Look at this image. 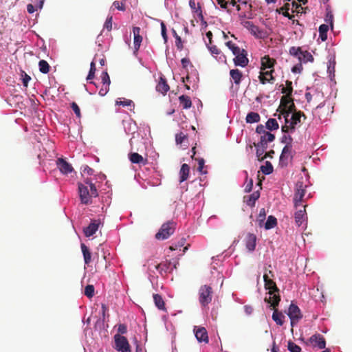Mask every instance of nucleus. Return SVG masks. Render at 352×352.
Here are the masks:
<instances>
[{
  "label": "nucleus",
  "mask_w": 352,
  "mask_h": 352,
  "mask_svg": "<svg viewBox=\"0 0 352 352\" xmlns=\"http://www.w3.org/2000/svg\"><path fill=\"white\" fill-rule=\"evenodd\" d=\"M194 331L195 337L199 342H208V332L204 327H195Z\"/></svg>",
  "instance_id": "nucleus-16"
},
{
  "label": "nucleus",
  "mask_w": 352,
  "mask_h": 352,
  "mask_svg": "<svg viewBox=\"0 0 352 352\" xmlns=\"http://www.w3.org/2000/svg\"><path fill=\"white\" fill-rule=\"evenodd\" d=\"M95 72H96V64L94 62L92 61L90 65V69H89V74L87 77V80H91L94 78Z\"/></svg>",
  "instance_id": "nucleus-46"
},
{
  "label": "nucleus",
  "mask_w": 352,
  "mask_h": 352,
  "mask_svg": "<svg viewBox=\"0 0 352 352\" xmlns=\"http://www.w3.org/2000/svg\"><path fill=\"white\" fill-rule=\"evenodd\" d=\"M181 63H182V67L185 69H188V66H190L191 67H193L190 59L188 58H183L181 60Z\"/></svg>",
  "instance_id": "nucleus-56"
},
{
  "label": "nucleus",
  "mask_w": 352,
  "mask_h": 352,
  "mask_svg": "<svg viewBox=\"0 0 352 352\" xmlns=\"http://www.w3.org/2000/svg\"><path fill=\"white\" fill-rule=\"evenodd\" d=\"M102 86H109L111 80L107 72H102L100 76Z\"/></svg>",
  "instance_id": "nucleus-41"
},
{
  "label": "nucleus",
  "mask_w": 352,
  "mask_h": 352,
  "mask_svg": "<svg viewBox=\"0 0 352 352\" xmlns=\"http://www.w3.org/2000/svg\"><path fill=\"white\" fill-rule=\"evenodd\" d=\"M115 349L120 352H131L130 344L126 337L120 334L114 336Z\"/></svg>",
  "instance_id": "nucleus-9"
},
{
  "label": "nucleus",
  "mask_w": 352,
  "mask_h": 352,
  "mask_svg": "<svg viewBox=\"0 0 352 352\" xmlns=\"http://www.w3.org/2000/svg\"><path fill=\"white\" fill-rule=\"evenodd\" d=\"M261 117L258 113L250 112L248 113L245 120L247 123H255L260 121Z\"/></svg>",
  "instance_id": "nucleus-32"
},
{
  "label": "nucleus",
  "mask_w": 352,
  "mask_h": 352,
  "mask_svg": "<svg viewBox=\"0 0 352 352\" xmlns=\"http://www.w3.org/2000/svg\"><path fill=\"white\" fill-rule=\"evenodd\" d=\"M122 99H123V100H121L122 98H118L116 100V104L126 107V106H131L133 104V101L131 100H128V99H125V98H122Z\"/></svg>",
  "instance_id": "nucleus-47"
},
{
  "label": "nucleus",
  "mask_w": 352,
  "mask_h": 352,
  "mask_svg": "<svg viewBox=\"0 0 352 352\" xmlns=\"http://www.w3.org/2000/svg\"><path fill=\"white\" fill-rule=\"evenodd\" d=\"M113 6L117 8L118 10H120V11H124L125 10V6H124V4L122 1H115L113 3Z\"/></svg>",
  "instance_id": "nucleus-54"
},
{
  "label": "nucleus",
  "mask_w": 352,
  "mask_h": 352,
  "mask_svg": "<svg viewBox=\"0 0 352 352\" xmlns=\"http://www.w3.org/2000/svg\"><path fill=\"white\" fill-rule=\"evenodd\" d=\"M305 117V115L301 111H293L292 113H288L283 116L285 118V124L282 126L281 130L285 133H292L297 126H300L301 117Z\"/></svg>",
  "instance_id": "nucleus-3"
},
{
  "label": "nucleus",
  "mask_w": 352,
  "mask_h": 352,
  "mask_svg": "<svg viewBox=\"0 0 352 352\" xmlns=\"http://www.w3.org/2000/svg\"><path fill=\"white\" fill-rule=\"evenodd\" d=\"M278 127V124L274 118H270L266 122V128L270 131L276 130Z\"/></svg>",
  "instance_id": "nucleus-37"
},
{
  "label": "nucleus",
  "mask_w": 352,
  "mask_h": 352,
  "mask_svg": "<svg viewBox=\"0 0 352 352\" xmlns=\"http://www.w3.org/2000/svg\"><path fill=\"white\" fill-rule=\"evenodd\" d=\"M176 224L173 221H168L164 223L158 232L155 234V238L160 240H164L171 236L175 230Z\"/></svg>",
  "instance_id": "nucleus-8"
},
{
  "label": "nucleus",
  "mask_w": 352,
  "mask_h": 352,
  "mask_svg": "<svg viewBox=\"0 0 352 352\" xmlns=\"http://www.w3.org/2000/svg\"><path fill=\"white\" fill-rule=\"evenodd\" d=\"M287 349L290 352H301V348L291 340L287 343Z\"/></svg>",
  "instance_id": "nucleus-42"
},
{
  "label": "nucleus",
  "mask_w": 352,
  "mask_h": 352,
  "mask_svg": "<svg viewBox=\"0 0 352 352\" xmlns=\"http://www.w3.org/2000/svg\"><path fill=\"white\" fill-rule=\"evenodd\" d=\"M173 35L175 38V45L179 50H182L184 47L182 38L177 34V32L175 30H173Z\"/></svg>",
  "instance_id": "nucleus-40"
},
{
  "label": "nucleus",
  "mask_w": 352,
  "mask_h": 352,
  "mask_svg": "<svg viewBox=\"0 0 352 352\" xmlns=\"http://www.w3.org/2000/svg\"><path fill=\"white\" fill-rule=\"evenodd\" d=\"M284 318L285 316L281 313L278 312L277 309H274L272 314L273 320L280 326H282L284 324Z\"/></svg>",
  "instance_id": "nucleus-30"
},
{
  "label": "nucleus",
  "mask_w": 352,
  "mask_h": 352,
  "mask_svg": "<svg viewBox=\"0 0 352 352\" xmlns=\"http://www.w3.org/2000/svg\"><path fill=\"white\" fill-rule=\"evenodd\" d=\"M292 91L293 89H282V93L285 94V95L281 98L280 104L277 110L280 111L278 119H280L281 115L285 116L296 111V107L293 100L290 97Z\"/></svg>",
  "instance_id": "nucleus-4"
},
{
  "label": "nucleus",
  "mask_w": 352,
  "mask_h": 352,
  "mask_svg": "<svg viewBox=\"0 0 352 352\" xmlns=\"http://www.w3.org/2000/svg\"><path fill=\"white\" fill-rule=\"evenodd\" d=\"M274 69L267 70V71H261L259 75V79L262 84H265L267 82L273 83L274 78L272 76V72Z\"/></svg>",
  "instance_id": "nucleus-19"
},
{
  "label": "nucleus",
  "mask_w": 352,
  "mask_h": 352,
  "mask_svg": "<svg viewBox=\"0 0 352 352\" xmlns=\"http://www.w3.org/2000/svg\"><path fill=\"white\" fill-rule=\"evenodd\" d=\"M78 193L81 204L89 205L92 203L91 199L98 197V190L89 179H86L85 183H78Z\"/></svg>",
  "instance_id": "nucleus-1"
},
{
  "label": "nucleus",
  "mask_w": 352,
  "mask_h": 352,
  "mask_svg": "<svg viewBox=\"0 0 352 352\" xmlns=\"http://www.w3.org/2000/svg\"><path fill=\"white\" fill-rule=\"evenodd\" d=\"M289 54L297 57L300 63L313 62L314 57L308 51H302L300 47H291L289 50Z\"/></svg>",
  "instance_id": "nucleus-7"
},
{
  "label": "nucleus",
  "mask_w": 352,
  "mask_h": 352,
  "mask_svg": "<svg viewBox=\"0 0 352 352\" xmlns=\"http://www.w3.org/2000/svg\"><path fill=\"white\" fill-rule=\"evenodd\" d=\"M189 173H190L189 166L187 164H183L182 165V167H181V169L179 171V174H180L179 182H183L186 181L188 177Z\"/></svg>",
  "instance_id": "nucleus-28"
},
{
  "label": "nucleus",
  "mask_w": 352,
  "mask_h": 352,
  "mask_svg": "<svg viewBox=\"0 0 352 352\" xmlns=\"http://www.w3.org/2000/svg\"><path fill=\"white\" fill-rule=\"evenodd\" d=\"M292 141L293 139L289 135H284L282 138V142L286 144V145L292 146Z\"/></svg>",
  "instance_id": "nucleus-57"
},
{
  "label": "nucleus",
  "mask_w": 352,
  "mask_h": 352,
  "mask_svg": "<svg viewBox=\"0 0 352 352\" xmlns=\"http://www.w3.org/2000/svg\"><path fill=\"white\" fill-rule=\"evenodd\" d=\"M186 140H187V135L182 132L175 135V141L177 144H182Z\"/></svg>",
  "instance_id": "nucleus-45"
},
{
  "label": "nucleus",
  "mask_w": 352,
  "mask_h": 352,
  "mask_svg": "<svg viewBox=\"0 0 352 352\" xmlns=\"http://www.w3.org/2000/svg\"><path fill=\"white\" fill-rule=\"evenodd\" d=\"M112 21L113 17L111 16L107 17L104 24V28H106L108 31H111L112 29Z\"/></svg>",
  "instance_id": "nucleus-53"
},
{
  "label": "nucleus",
  "mask_w": 352,
  "mask_h": 352,
  "mask_svg": "<svg viewBox=\"0 0 352 352\" xmlns=\"http://www.w3.org/2000/svg\"><path fill=\"white\" fill-rule=\"evenodd\" d=\"M256 245V236L255 234L248 233L245 236V245L249 251H254Z\"/></svg>",
  "instance_id": "nucleus-21"
},
{
  "label": "nucleus",
  "mask_w": 352,
  "mask_h": 352,
  "mask_svg": "<svg viewBox=\"0 0 352 352\" xmlns=\"http://www.w3.org/2000/svg\"><path fill=\"white\" fill-rule=\"evenodd\" d=\"M306 8H302L300 5H299L298 3H296V1H293L292 2V8H291V10L292 12L294 13V12H296V13H302V12H305V11L304 10H305Z\"/></svg>",
  "instance_id": "nucleus-39"
},
{
  "label": "nucleus",
  "mask_w": 352,
  "mask_h": 352,
  "mask_svg": "<svg viewBox=\"0 0 352 352\" xmlns=\"http://www.w3.org/2000/svg\"><path fill=\"white\" fill-rule=\"evenodd\" d=\"M235 56L233 59L235 65L245 67L248 64V58H247V52L245 50H241L238 54H234Z\"/></svg>",
  "instance_id": "nucleus-12"
},
{
  "label": "nucleus",
  "mask_w": 352,
  "mask_h": 352,
  "mask_svg": "<svg viewBox=\"0 0 352 352\" xmlns=\"http://www.w3.org/2000/svg\"><path fill=\"white\" fill-rule=\"evenodd\" d=\"M307 185L305 184L304 179L301 177L295 184V193L294 197V204L296 208L300 206L304 201V196L306 192Z\"/></svg>",
  "instance_id": "nucleus-5"
},
{
  "label": "nucleus",
  "mask_w": 352,
  "mask_h": 352,
  "mask_svg": "<svg viewBox=\"0 0 352 352\" xmlns=\"http://www.w3.org/2000/svg\"><path fill=\"white\" fill-rule=\"evenodd\" d=\"M230 76L236 85H239L242 78V73L238 69H231L230 72Z\"/></svg>",
  "instance_id": "nucleus-31"
},
{
  "label": "nucleus",
  "mask_w": 352,
  "mask_h": 352,
  "mask_svg": "<svg viewBox=\"0 0 352 352\" xmlns=\"http://www.w3.org/2000/svg\"><path fill=\"white\" fill-rule=\"evenodd\" d=\"M190 77L189 75H187L186 77V80H184V82L185 83V88L186 89H188V88H190V86H192V87H194L195 86V84H191L190 83Z\"/></svg>",
  "instance_id": "nucleus-61"
},
{
  "label": "nucleus",
  "mask_w": 352,
  "mask_h": 352,
  "mask_svg": "<svg viewBox=\"0 0 352 352\" xmlns=\"http://www.w3.org/2000/svg\"><path fill=\"white\" fill-rule=\"evenodd\" d=\"M71 107H72V110L74 111V112L75 113L76 117L80 118L81 117V113H80V108L78 106V104L76 102H73L71 104Z\"/></svg>",
  "instance_id": "nucleus-48"
},
{
  "label": "nucleus",
  "mask_w": 352,
  "mask_h": 352,
  "mask_svg": "<svg viewBox=\"0 0 352 352\" xmlns=\"http://www.w3.org/2000/svg\"><path fill=\"white\" fill-rule=\"evenodd\" d=\"M226 45L232 51L233 54H236L241 49L236 46L234 43L229 41L226 43Z\"/></svg>",
  "instance_id": "nucleus-43"
},
{
  "label": "nucleus",
  "mask_w": 352,
  "mask_h": 352,
  "mask_svg": "<svg viewBox=\"0 0 352 352\" xmlns=\"http://www.w3.org/2000/svg\"><path fill=\"white\" fill-rule=\"evenodd\" d=\"M21 80H22L23 86L28 87V82L31 80V78L26 73L23 72L21 74Z\"/></svg>",
  "instance_id": "nucleus-51"
},
{
  "label": "nucleus",
  "mask_w": 352,
  "mask_h": 352,
  "mask_svg": "<svg viewBox=\"0 0 352 352\" xmlns=\"http://www.w3.org/2000/svg\"><path fill=\"white\" fill-rule=\"evenodd\" d=\"M263 280L265 283V288L269 290L268 294L269 298L265 297V300L273 307L274 309L278 306L280 297L279 296V289L276 286V283L268 276V274L265 272L263 275Z\"/></svg>",
  "instance_id": "nucleus-2"
},
{
  "label": "nucleus",
  "mask_w": 352,
  "mask_h": 352,
  "mask_svg": "<svg viewBox=\"0 0 352 352\" xmlns=\"http://www.w3.org/2000/svg\"><path fill=\"white\" fill-rule=\"evenodd\" d=\"M303 209H299L295 212L294 218L296 223L298 226H300L304 221V218L306 216V205L302 206Z\"/></svg>",
  "instance_id": "nucleus-23"
},
{
  "label": "nucleus",
  "mask_w": 352,
  "mask_h": 352,
  "mask_svg": "<svg viewBox=\"0 0 352 352\" xmlns=\"http://www.w3.org/2000/svg\"><path fill=\"white\" fill-rule=\"evenodd\" d=\"M80 248L83 254L85 263L88 265L91 261V253L90 252L87 245H85L84 243H81Z\"/></svg>",
  "instance_id": "nucleus-29"
},
{
  "label": "nucleus",
  "mask_w": 352,
  "mask_h": 352,
  "mask_svg": "<svg viewBox=\"0 0 352 352\" xmlns=\"http://www.w3.org/2000/svg\"><path fill=\"white\" fill-rule=\"evenodd\" d=\"M261 170L265 175H270L273 172V166L270 162L267 161L264 166H261Z\"/></svg>",
  "instance_id": "nucleus-38"
},
{
  "label": "nucleus",
  "mask_w": 352,
  "mask_h": 352,
  "mask_svg": "<svg viewBox=\"0 0 352 352\" xmlns=\"http://www.w3.org/2000/svg\"><path fill=\"white\" fill-rule=\"evenodd\" d=\"M133 33L134 49L135 51H138L142 41V36L140 35V28L139 27H134L133 28Z\"/></svg>",
  "instance_id": "nucleus-20"
},
{
  "label": "nucleus",
  "mask_w": 352,
  "mask_h": 352,
  "mask_svg": "<svg viewBox=\"0 0 352 352\" xmlns=\"http://www.w3.org/2000/svg\"><path fill=\"white\" fill-rule=\"evenodd\" d=\"M274 63V59L270 58L269 56H265L261 58V71L273 69Z\"/></svg>",
  "instance_id": "nucleus-22"
},
{
  "label": "nucleus",
  "mask_w": 352,
  "mask_h": 352,
  "mask_svg": "<svg viewBox=\"0 0 352 352\" xmlns=\"http://www.w3.org/2000/svg\"><path fill=\"white\" fill-rule=\"evenodd\" d=\"M230 3L232 6L236 7L238 11L243 9V7H247L248 6L249 9L252 8L250 4L248 5V0H230Z\"/></svg>",
  "instance_id": "nucleus-27"
},
{
  "label": "nucleus",
  "mask_w": 352,
  "mask_h": 352,
  "mask_svg": "<svg viewBox=\"0 0 352 352\" xmlns=\"http://www.w3.org/2000/svg\"><path fill=\"white\" fill-rule=\"evenodd\" d=\"M274 139H275L274 135L267 131L266 133H264V134L261 136L260 142H258L257 144L254 143V146L264 147V145L267 146V143L273 142L274 140Z\"/></svg>",
  "instance_id": "nucleus-17"
},
{
  "label": "nucleus",
  "mask_w": 352,
  "mask_h": 352,
  "mask_svg": "<svg viewBox=\"0 0 352 352\" xmlns=\"http://www.w3.org/2000/svg\"><path fill=\"white\" fill-rule=\"evenodd\" d=\"M208 48L212 54L219 55L220 54V50L216 45L210 46Z\"/></svg>",
  "instance_id": "nucleus-62"
},
{
  "label": "nucleus",
  "mask_w": 352,
  "mask_h": 352,
  "mask_svg": "<svg viewBox=\"0 0 352 352\" xmlns=\"http://www.w3.org/2000/svg\"><path fill=\"white\" fill-rule=\"evenodd\" d=\"M156 88H170L167 84L166 80L164 77H160L158 85Z\"/></svg>",
  "instance_id": "nucleus-52"
},
{
  "label": "nucleus",
  "mask_w": 352,
  "mask_h": 352,
  "mask_svg": "<svg viewBox=\"0 0 352 352\" xmlns=\"http://www.w3.org/2000/svg\"><path fill=\"white\" fill-rule=\"evenodd\" d=\"M170 261H166L160 263H154L153 267L157 270L161 275H163L170 271ZM151 265H153L152 263L149 264L148 267L150 270H151Z\"/></svg>",
  "instance_id": "nucleus-14"
},
{
  "label": "nucleus",
  "mask_w": 352,
  "mask_h": 352,
  "mask_svg": "<svg viewBox=\"0 0 352 352\" xmlns=\"http://www.w3.org/2000/svg\"><path fill=\"white\" fill-rule=\"evenodd\" d=\"M99 225L100 222L98 221H91L90 224L83 230L85 235L87 237L93 236L98 230Z\"/></svg>",
  "instance_id": "nucleus-18"
},
{
  "label": "nucleus",
  "mask_w": 352,
  "mask_h": 352,
  "mask_svg": "<svg viewBox=\"0 0 352 352\" xmlns=\"http://www.w3.org/2000/svg\"><path fill=\"white\" fill-rule=\"evenodd\" d=\"M198 160V168L197 170L201 174H206L207 172L203 170L204 167L205 161L203 158L197 159Z\"/></svg>",
  "instance_id": "nucleus-49"
},
{
  "label": "nucleus",
  "mask_w": 352,
  "mask_h": 352,
  "mask_svg": "<svg viewBox=\"0 0 352 352\" xmlns=\"http://www.w3.org/2000/svg\"><path fill=\"white\" fill-rule=\"evenodd\" d=\"M256 132L259 134L263 135L264 133H266L267 131H265V128L263 124H259L256 128Z\"/></svg>",
  "instance_id": "nucleus-64"
},
{
  "label": "nucleus",
  "mask_w": 352,
  "mask_h": 352,
  "mask_svg": "<svg viewBox=\"0 0 352 352\" xmlns=\"http://www.w3.org/2000/svg\"><path fill=\"white\" fill-rule=\"evenodd\" d=\"M329 26L326 24H322L319 27V36L322 41H324L327 38V32Z\"/></svg>",
  "instance_id": "nucleus-34"
},
{
  "label": "nucleus",
  "mask_w": 352,
  "mask_h": 352,
  "mask_svg": "<svg viewBox=\"0 0 352 352\" xmlns=\"http://www.w3.org/2000/svg\"><path fill=\"white\" fill-rule=\"evenodd\" d=\"M260 192L258 190L254 192L248 197H244L245 201L249 206H254L256 201L259 198Z\"/></svg>",
  "instance_id": "nucleus-26"
},
{
  "label": "nucleus",
  "mask_w": 352,
  "mask_h": 352,
  "mask_svg": "<svg viewBox=\"0 0 352 352\" xmlns=\"http://www.w3.org/2000/svg\"><path fill=\"white\" fill-rule=\"evenodd\" d=\"M129 158L133 164H146L147 162L146 159H144L143 157L138 153H131L129 155Z\"/></svg>",
  "instance_id": "nucleus-25"
},
{
  "label": "nucleus",
  "mask_w": 352,
  "mask_h": 352,
  "mask_svg": "<svg viewBox=\"0 0 352 352\" xmlns=\"http://www.w3.org/2000/svg\"><path fill=\"white\" fill-rule=\"evenodd\" d=\"M309 341L313 344L314 346H318L320 349H324L326 347V341L324 338L319 334L316 333L309 338Z\"/></svg>",
  "instance_id": "nucleus-13"
},
{
  "label": "nucleus",
  "mask_w": 352,
  "mask_h": 352,
  "mask_svg": "<svg viewBox=\"0 0 352 352\" xmlns=\"http://www.w3.org/2000/svg\"><path fill=\"white\" fill-rule=\"evenodd\" d=\"M118 331L119 333L118 334H120V335L126 333L127 331L126 326L124 324H119Z\"/></svg>",
  "instance_id": "nucleus-60"
},
{
  "label": "nucleus",
  "mask_w": 352,
  "mask_h": 352,
  "mask_svg": "<svg viewBox=\"0 0 352 352\" xmlns=\"http://www.w3.org/2000/svg\"><path fill=\"white\" fill-rule=\"evenodd\" d=\"M287 315L290 318L291 326L292 327L302 318L300 309L296 305L293 303H292L289 307Z\"/></svg>",
  "instance_id": "nucleus-10"
},
{
  "label": "nucleus",
  "mask_w": 352,
  "mask_h": 352,
  "mask_svg": "<svg viewBox=\"0 0 352 352\" xmlns=\"http://www.w3.org/2000/svg\"><path fill=\"white\" fill-rule=\"evenodd\" d=\"M256 156L258 157V159L259 160H261V157H263V155L265 152V151L266 150L267 146H265L264 145V147H261V146H256Z\"/></svg>",
  "instance_id": "nucleus-50"
},
{
  "label": "nucleus",
  "mask_w": 352,
  "mask_h": 352,
  "mask_svg": "<svg viewBox=\"0 0 352 352\" xmlns=\"http://www.w3.org/2000/svg\"><path fill=\"white\" fill-rule=\"evenodd\" d=\"M161 32L162 36L164 40V42L166 43L168 40V36L166 33V28L164 22L161 23Z\"/></svg>",
  "instance_id": "nucleus-55"
},
{
  "label": "nucleus",
  "mask_w": 352,
  "mask_h": 352,
  "mask_svg": "<svg viewBox=\"0 0 352 352\" xmlns=\"http://www.w3.org/2000/svg\"><path fill=\"white\" fill-rule=\"evenodd\" d=\"M153 301L155 302V306L160 310L166 312L167 310H166V307L165 305V302H164L163 298L162 297V296L158 294H153Z\"/></svg>",
  "instance_id": "nucleus-24"
},
{
  "label": "nucleus",
  "mask_w": 352,
  "mask_h": 352,
  "mask_svg": "<svg viewBox=\"0 0 352 352\" xmlns=\"http://www.w3.org/2000/svg\"><path fill=\"white\" fill-rule=\"evenodd\" d=\"M39 70L43 74H47L50 72V66L45 60H41L38 62Z\"/></svg>",
  "instance_id": "nucleus-36"
},
{
  "label": "nucleus",
  "mask_w": 352,
  "mask_h": 352,
  "mask_svg": "<svg viewBox=\"0 0 352 352\" xmlns=\"http://www.w3.org/2000/svg\"><path fill=\"white\" fill-rule=\"evenodd\" d=\"M56 165L60 171L63 174H68L74 170L72 166L63 158L57 160Z\"/></svg>",
  "instance_id": "nucleus-15"
},
{
  "label": "nucleus",
  "mask_w": 352,
  "mask_h": 352,
  "mask_svg": "<svg viewBox=\"0 0 352 352\" xmlns=\"http://www.w3.org/2000/svg\"><path fill=\"white\" fill-rule=\"evenodd\" d=\"M277 224V219L275 217L270 215L268 217L267 221L265 223V228L270 230L274 228Z\"/></svg>",
  "instance_id": "nucleus-35"
},
{
  "label": "nucleus",
  "mask_w": 352,
  "mask_h": 352,
  "mask_svg": "<svg viewBox=\"0 0 352 352\" xmlns=\"http://www.w3.org/2000/svg\"><path fill=\"white\" fill-rule=\"evenodd\" d=\"M180 104L182 105L184 109H188L192 106V102L190 97L182 95L179 97Z\"/></svg>",
  "instance_id": "nucleus-33"
},
{
  "label": "nucleus",
  "mask_w": 352,
  "mask_h": 352,
  "mask_svg": "<svg viewBox=\"0 0 352 352\" xmlns=\"http://www.w3.org/2000/svg\"><path fill=\"white\" fill-rule=\"evenodd\" d=\"M85 295L88 298H92L94 295V287L92 285H87L85 288Z\"/></svg>",
  "instance_id": "nucleus-44"
},
{
  "label": "nucleus",
  "mask_w": 352,
  "mask_h": 352,
  "mask_svg": "<svg viewBox=\"0 0 352 352\" xmlns=\"http://www.w3.org/2000/svg\"><path fill=\"white\" fill-rule=\"evenodd\" d=\"M217 1L223 9H227L228 3L232 5L230 3V0H217Z\"/></svg>",
  "instance_id": "nucleus-58"
},
{
  "label": "nucleus",
  "mask_w": 352,
  "mask_h": 352,
  "mask_svg": "<svg viewBox=\"0 0 352 352\" xmlns=\"http://www.w3.org/2000/svg\"><path fill=\"white\" fill-rule=\"evenodd\" d=\"M333 16L331 12H327L326 14L325 21L327 23H329L331 26H333Z\"/></svg>",
  "instance_id": "nucleus-59"
},
{
  "label": "nucleus",
  "mask_w": 352,
  "mask_h": 352,
  "mask_svg": "<svg viewBox=\"0 0 352 352\" xmlns=\"http://www.w3.org/2000/svg\"><path fill=\"white\" fill-rule=\"evenodd\" d=\"M292 146L285 145L282 151L280 156L279 164L281 166H287L289 160L292 158Z\"/></svg>",
  "instance_id": "nucleus-11"
},
{
  "label": "nucleus",
  "mask_w": 352,
  "mask_h": 352,
  "mask_svg": "<svg viewBox=\"0 0 352 352\" xmlns=\"http://www.w3.org/2000/svg\"><path fill=\"white\" fill-rule=\"evenodd\" d=\"M213 290L209 285H202L199 290V301L202 307L207 306L212 299Z\"/></svg>",
  "instance_id": "nucleus-6"
},
{
  "label": "nucleus",
  "mask_w": 352,
  "mask_h": 352,
  "mask_svg": "<svg viewBox=\"0 0 352 352\" xmlns=\"http://www.w3.org/2000/svg\"><path fill=\"white\" fill-rule=\"evenodd\" d=\"M253 187V180L251 179L249 182H247L245 187V191L250 192L252 190Z\"/></svg>",
  "instance_id": "nucleus-63"
}]
</instances>
